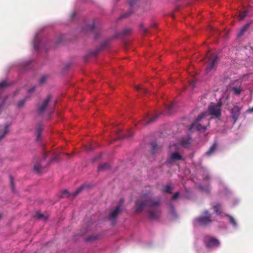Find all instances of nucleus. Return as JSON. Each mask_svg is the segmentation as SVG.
<instances>
[{
  "label": "nucleus",
  "mask_w": 253,
  "mask_h": 253,
  "mask_svg": "<svg viewBox=\"0 0 253 253\" xmlns=\"http://www.w3.org/2000/svg\"><path fill=\"white\" fill-rule=\"evenodd\" d=\"M26 101V99H22L20 100L17 103V106L19 108L22 107Z\"/></svg>",
  "instance_id": "c85d7f7f"
},
{
  "label": "nucleus",
  "mask_w": 253,
  "mask_h": 253,
  "mask_svg": "<svg viewBox=\"0 0 253 253\" xmlns=\"http://www.w3.org/2000/svg\"><path fill=\"white\" fill-rule=\"evenodd\" d=\"M47 155V153H45L44 156L43 157V160H45L46 159Z\"/></svg>",
  "instance_id": "49530a36"
},
{
  "label": "nucleus",
  "mask_w": 253,
  "mask_h": 253,
  "mask_svg": "<svg viewBox=\"0 0 253 253\" xmlns=\"http://www.w3.org/2000/svg\"><path fill=\"white\" fill-rule=\"evenodd\" d=\"M35 90V86H33L30 89H29L28 91L29 93H31L33 92Z\"/></svg>",
  "instance_id": "ea45409f"
},
{
  "label": "nucleus",
  "mask_w": 253,
  "mask_h": 253,
  "mask_svg": "<svg viewBox=\"0 0 253 253\" xmlns=\"http://www.w3.org/2000/svg\"><path fill=\"white\" fill-rule=\"evenodd\" d=\"M161 204V198H153L152 193L149 192L143 194L135 201L134 209L136 212L141 213L147 208V211L149 218L152 220H156L161 215L162 211L160 208Z\"/></svg>",
  "instance_id": "f257e3e1"
},
{
  "label": "nucleus",
  "mask_w": 253,
  "mask_h": 253,
  "mask_svg": "<svg viewBox=\"0 0 253 253\" xmlns=\"http://www.w3.org/2000/svg\"><path fill=\"white\" fill-rule=\"evenodd\" d=\"M151 153L155 155L158 153L161 149V147L158 145L155 142H152L151 143Z\"/></svg>",
  "instance_id": "f8f14e48"
},
{
  "label": "nucleus",
  "mask_w": 253,
  "mask_h": 253,
  "mask_svg": "<svg viewBox=\"0 0 253 253\" xmlns=\"http://www.w3.org/2000/svg\"><path fill=\"white\" fill-rule=\"evenodd\" d=\"M131 31L130 29H126L123 31V33L124 35H128L131 33Z\"/></svg>",
  "instance_id": "473e14b6"
},
{
  "label": "nucleus",
  "mask_w": 253,
  "mask_h": 253,
  "mask_svg": "<svg viewBox=\"0 0 253 253\" xmlns=\"http://www.w3.org/2000/svg\"><path fill=\"white\" fill-rule=\"evenodd\" d=\"M7 86L8 84L5 81H2L0 83V89L5 88Z\"/></svg>",
  "instance_id": "cd10ccee"
},
{
  "label": "nucleus",
  "mask_w": 253,
  "mask_h": 253,
  "mask_svg": "<svg viewBox=\"0 0 253 253\" xmlns=\"http://www.w3.org/2000/svg\"><path fill=\"white\" fill-rule=\"evenodd\" d=\"M229 218H230V222L234 226H236V221L234 219V218L231 216H229Z\"/></svg>",
  "instance_id": "2f4dec72"
},
{
  "label": "nucleus",
  "mask_w": 253,
  "mask_h": 253,
  "mask_svg": "<svg viewBox=\"0 0 253 253\" xmlns=\"http://www.w3.org/2000/svg\"><path fill=\"white\" fill-rule=\"evenodd\" d=\"M105 46H106V43H103L101 44L100 48H97L94 51L90 52L87 56H93V57L96 56L98 54L99 51L101 50Z\"/></svg>",
  "instance_id": "f3484780"
},
{
  "label": "nucleus",
  "mask_w": 253,
  "mask_h": 253,
  "mask_svg": "<svg viewBox=\"0 0 253 253\" xmlns=\"http://www.w3.org/2000/svg\"><path fill=\"white\" fill-rule=\"evenodd\" d=\"M208 115H211L215 118H219L221 116L220 106L217 105H210L208 108Z\"/></svg>",
  "instance_id": "6e6552de"
},
{
  "label": "nucleus",
  "mask_w": 253,
  "mask_h": 253,
  "mask_svg": "<svg viewBox=\"0 0 253 253\" xmlns=\"http://www.w3.org/2000/svg\"><path fill=\"white\" fill-rule=\"evenodd\" d=\"M208 115V112L202 113L191 124L190 129H191L195 126L196 129L198 131L206 130L207 126L210 125L209 120L208 118H207Z\"/></svg>",
  "instance_id": "f03ea898"
},
{
  "label": "nucleus",
  "mask_w": 253,
  "mask_h": 253,
  "mask_svg": "<svg viewBox=\"0 0 253 253\" xmlns=\"http://www.w3.org/2000/svg\"><path fill=\"white\" fill-rule=\"evenodd\" d=\"M83 189V187H80L78 189H77V190L74 193L71 194L69 193L67 190H65L62 193V197H64V195H66L67 197H70L71 196L75 197L81 192Z\"/></svg>",
  "instance_id": "9b49d317"
},
{
  "label": "nucleus",
  "mask_w": 253,
  "mask_h": 253,
  "mask_svg": "<svg viewBox=\"0 0 253 253\" xmlns=\"http://www.w3.org/2000/svg\"><path fill=\"white\" fill-rule=\"evenodd\" d=\"M56 103H57V101H55V103H54V105H55L56 104Z\"/></svg>",
  "instance_id": "603ef678"
},
{
  "label": "nucleus",
  "mask_w": 253,
  "mask_h": 253,
  "mask_svg": "<svg viewBox=\"0 0 253 253\" xmlns=\"http://www.w3.org/2000/svg\"><path fill=\"white\" fill-rule=\"evenodd\" d=\"M158 118V116L156 115V116H154L153 117L151 118V119L148 120L147 121L141 120L139 122V124L142 125H148L149 124H151V123L155 122L157 119Z\"/></svg>",
  "instance_id": "2eb2a0df"
},
{
  "label": "nucleus",
  "mask_w": 253,
  "mask_h": 253,
  "mask_svg": "<svg viewBox=\"0 0 253 253\" xmlns=\"http://www.w3.org/2000/svg\"><path fill=\"white\" fill-rule=\"evenodd\" d=\"M135 89L141 91L142 93L146 94L148 92V90L146 88L142 87L141 85H136Z\"/></svg>",
  "instance_id": "b1692460"
},
{
  "label": "nucleus",
  "mask_w": 253,
  "mask_h": 253,
  "mask_svg": "<svg viewBox=\"0 0 253 253\" xmlns=\"http://www.w3.org/2000/svg\"><path fill=\"white\" fill-rule=\"evenodd\" d=\"M131 14V13L130 12H128V13H125V14H124L120 16V19H123V18H126L128 16H129V15Z\"/></svg>",
  "instance_id": "7c9ffc66"
},
{
  "label": "nucleus",
  "mask_w": 253,
  "mask_h": 253,
  "mask_svg": "<svg viewBox=\"0 0 253 253\" xmlns=\"http://www.w3.org/2000/svg\"><path fill=\"white\" fill-rule=\"evenodd\" d=\"M86 28L91 32H92L95 28V26L94 24L89 25L87 26Z\"/></svg>",
  "instance_id": "c756f323"
},
{
  "label": "nucleus",
  "mask_w": 253,
  "mask_h": 253,
  "mask_svg": "<svg viewBox=\"0 0 253 253\" xmlns=\"http://www.w3.org/2000/svg\"><path fill=\"white\" fill-rule=\"evenodd\" d=\"M46 76H42L39 81V84H42L44 83L45 81L46 80Z\"/></svg>",
  "instance_id": "72a5a7b5"
},
{
  "label": "nucleus",
  "mask_w": 253,
  "mask_h": 253,
  "mask_svg": "<svg viewBox=\"0 0 253 253\" xmlns=\"http://www.w3.org/2000/svg\"><path fill=\"white\" fill-rule=\"evenodd\" d=\"M207 56L208 58V61L206 67V72L208 73L215 68L218 57L215 53L207 55Z\"/></svg>",
  "instance_id": "20e7f679"
},
{
  "label": "nucleus",
  "mask_w": 253,
  "mask_h": 253,
  "mask_svg": "<svg viewBox=\"0 0 253 253\" xmlns=\"http://www.w3.org/2000/svg\"><path fill=\"white\" fill-rule=\"evenodd\" d=\"M132 135V133L129 132L128 134L126 135V137H129L131 136Z\"/></svg>",
  "instance_id": "37998d69"
},
{
  "label": "nucleus",
  "mask_w": 253,
  "mask_h": 253,
  "mask_svg": "<svg viewBox=\"0 0 253 253\" xmlns=\"http://www.w3.org/2000/svg\"><path fill=\"white\" fill-rule=\"evenodd\" d=\"M179 192H177L174 194V195L172 196V200H174L176 199L179 196Z\"/></svg>",
  "instance_id": "c9c22d12"
},
{
  "label": "nucleus",
  "mask_w": 253,
  "mask_h": 253,
  "mask_svg": "<svg viewBox=\"0 0 253 253\" xmlns=\"http://www.w3.org/2000/svg\"><path fill=\"white\" fill-rule=\"evenodd\" d=\"M36 216L39 219L44 218V215L43 214L41 213L40 212H38L36 213Z\"/></svg>",
  "instance_id": "f704fd0d"
},
{
  "label": "nucleus",
  "mask_w": 253,
  "mask_h": 253,
  "mask_svg": "<svg viewBox=\"0 0 253 253\" xmlns=\"http://www.w3.org/2000/svg\"><path fill=\"white\" fill-rule=\"evenodd\" d=\"M204 243L206 246L209 248L217 247L220 244L218 239L210 236H206L204 238Z\"/></svg>",
  "instance_id": "423d86ee"
},
{
  "label": "nucleus",
  "mask_w": 253,
  "mask_h": 253,
  "mask_svg": "<svg viewBox=\"0 0 253 253\" xmlns=\"http://www.w3.org/2000/svg\"><path fill=\"white\" fill-rule=\"evenodd\" d=\"M189 143H190V142L188 139L186 140V141L182 140V144L183 145H187V144H189Z\"/></svg>",
  "instance_id": "58836bf2"
},
{
  "label": "nucleus",
  "mask_w": 253,
  "mask_h": 253,
  "mask_svg": "<svg viewBox=\"0 0 253 253\" xmlns=\"http://www.w3.org/2000/svg\"><path fill=\"white\" fill-rule=\"evenodd\" d=\"M174 104L173 103H171L170 104L166 106V109L167 113L169 114H170L171 112V110L172 108H173Z\"/></svg>",
  "instance_id": "a878e982"
},
{
  "label": "nucleus",
  "mask_w": 253,
  "mask_h": 253,
  "mask_svg": "<svg viewBox=\"0 0 253 253\" xmlns=\"http://www.w3.org/2000/svg\"><path fill=\"white\" fill-rule=\"evenodd\" d=\"M120 205H117L115 208L112 210L108 215V219L113 222H115L118 215L122 211Z\"/></svg>",
  "instance_id": "1a4fd4ad"
},
{
  "label": "nucleus",
  "mask_w": 253,
  "mask_h": 253,
  "mask_svg": "<svg viewBox=\"0 0 253 253\" xmlns=\"http://www.w3.org/2000/svg\"><path fill=\"white\" fill-rule=\"evenodd\" d=\"M195 82L194 81H191L189 85L191 86L192 88H193L195 85Z\"/></svg>",
  "instance_id": "4c0bfd02"
},
{
  "label": "nucleus",
  "mask_w": 253,
  "mask_h": 253,
  "mask_svg": "<svg viewBox=\"0 0 253 253\" xmlns=\"http://www.w3.org/2000/svg\"><path fill=\"white\" fill-rule=\"evenodd\" d=\"M217 147V143L214 142L210 148L209 150L205 153L206 156H209L213 154L216 151Z\"/></svg>",
  "instance_id": "ddd939ff"
},
{
  "label": "nucleus",
  "mask_w": 253,
  "mask_h": 253,
  "mask_svg": "<svg viewBox=\"0 0 253 253\" xmlns=\"http://www.w3.org/2000/svg\"><path fill=\"white\" fill-rule=\"evenodd\" d=\"M203 214L206 215V216H200L196 219L199 224L202 226H206L211 223L212 220L210 218L211 214L208 211H205Z\"/></svg>",
  "instance_id": "39448f33"
},
{
  "label": "nucleus",
  "mask_w": 253,
  "mask_h": 253,
  "mask_svg": "<svg viewBox=\"0 0 253 253\" xmlns=\"http://www.w3.org/2000/svg\"><path fill=\"white\" fill-rule=\"evenodd\" d=\"M34 48L35 49H38L39 48V46L38 45H36L35 43L34 45Z\"/></svg>",
  "instance_id": "c03bdc74"
},
{
  "label": "nucleus",
  "mask_w": 253,
  "mask_h": 253,
  "mask_svg": "<svg viewBox=\"0 0 253 253\" xmlns=\"http://www.w3.org/2000/svg\"><path fill=\"white\" fill-rule=\"evenodd\" d=\"M239 85L238 86H233L232 87V90L233 91L234 93L236 95L240 94L242 90H243L241 87V83L239 82Z\"/></svg>",
  "instance_id": "a211bd4d"
},
{
  "label": "nucleus",
  "mask_w": 253,
  "mask_h": 253,
  "mask_svg": "<svg viewBox=\"0 0 253 253\" xmlns=\"http://www.w3.org/2000/svg\"><path fill=\"white\" fill-rule=\"evenodd\" d=\"M247 14V11L246 10H244L243 11H241L239 14V19L240 20H243Z\"/></svg>",
  "instance_id": "bb28decb"
},
{
  "label": "nucleus",
  "mask_w": 253,
  "mask_h": 253,
  "mask_svg": "<svg viewBox=\"0 0 253 253\" xmlns=\"http://www.w3.org/2000/svg\"><path fill=\"white\" fill-rule=\"evenodd\" d=\"M184 160L182 156L177 152L172 153L168 159H167L166 164L169 166L173 165L178 161Z\"/></svg>",
  "instance_id": "0eeeda50"
},
{
  "label": "nucleus",
  "mask_w": 253,
  "mask_h": 253,
  "mask_svg": "<svg viewBox=\"0 0 253 253\" xmlns=\"http://www.w3.org/2000/svg\"><path fill=\"white\" fill-rule=\"evenodd\" d=\"M213 209L214 211L218 214H220L221 212V206L220 204H216L213 206Z\"/></svg>",
  "instance_id": "5701e85b"
},
{
  "label": "nucleus",
  "mask_w": 253,
  "mask_h": 253,
  "mask_svg": "<svg viewBox=\"0 0 253 253\" xmlns=\"http://www.w3.org/2000/svg\"><path fill=\"white\" fill-rule=\"evenodd\" d=\"M143 31L145 33H146L147 32V30L146 29H144Z\"/></svg>",
  "instance_id": "8fccbe9b"
},
{
  "label": "nucleus",
  "mask_w": 253,
  "mask_h": 253,
  "mask_svg": "<svg viewBox=\"0 0 253 253\" xmlns=\"http://www.w3.org/2000/svg\"><path fill=\"white\" fill-rule=\"evenodd\" d=\"M53 113V110L50 111V112H49L50 114H52Z\"/></svg>",
  "instance_id": "3c124183"
},
{
  "label": "nucleus",
  "mask_w": 253,
  "mask_h": 253,
  "mask_svg": "<svg viewBox=\"0 0 253 253\" xmlns=\"http://www.w3.org/2000/svg\"><path fill=\"white\" fill-rule=\"evenodd\" d=\"M86 232V230L85 229V230H84V232L81 233H80V235H83L84 234H85Z\"/></svg>",
  "instance_id": "a18cd8bd"
},
{
  "label": "nucleus",
  "mask_w": 253,
  "mask_h": 253,
  "mask_svg": "<svg viewBox=\"0 0 253 253\" xmlns=\"http://www.w3.org/2000/svg\"><path fill=\"white\" fill-rule=\"evenodd\" d=\"M250 27V23H247L245 26H244L239 32L238 33V37H242L245 32L249 29Z\"/></svg>",
  "instance_id": "6ab92c4d"
},
{
  "label": "nucleus",
  "mask_w": 253,
  "mask_h": 253,
  "mask_svg": "<svg viewBox=\"0 0 253 253\" xmlns=\"http://www.w3.org/2000/svg\"><path fill=\"white\" fill-rule=\"evenodd\" d=\"M173 189V187L171 186L170 185H166L163 190V191L167 193H171V191Z\"/></svg>",
  "instance_id": "4be33fe9"
},
{
  "label": "nucleus",
  "mask_w": 253,
  "mask_h": 253,
  "mask_svg": "<svg viewBox=\"0 0 253 253\" xmlns=\"http://www.w3.org/2000/svg\"><path fill=\"white\" fill-rule=\"evenodd\" d=\"M124 200L123 199H121V200H120L119 204V205H120L121 208V207H122V205H123V203H124Z\"/></svg>",
  "instance_id": "a19ab883"
},
{
  "label": "nucleus",
  "mask_w": 253,
  "mask_h": 253,
  "mask_svg": "<svg viewBox=\"0 0 253 253\" xmlns=\"http://www.w3.org/2000/svg\"><path fill=\"white\" fill-rule=\"evenodd\" d=\"M51 99V95H48L41 102L37 104V111L38 114L42 115L49 108V103Z\"/></svg>",
  "instance_id": "7ed1b4c3"
},
{
  "label": "nucleus",
  "mask_w": 253,
  "mask_h": 253,
  "mask_svg": "<svg viewBox=\"0 0 253 253\" xmlns=\"http://www.w3.org/2000/svg\"><path fill=\"white\" fill-rule=\"evenodd\" d=\"M240 108L235 106L231 110V117L234 120V124H235L238 119L240 113Z\"/></svg>",
  "instance_id": "9d476101"
},
{
  "label": "nucleus",
  "mask_w": 253,
  "mask_h": 253,
  "mask_svg": "<svg viewBox=\"0 0 253 253\" xmlns=\"http://www.w3.org/2000/svg\"><path fill=\"white\" fill-rule=\"evenodd\" d=\"M249 112H253V107L252 108H249Z\"/></svg>",
  "instance_id": "09e8293b"
},
{
  "label": "nucleus",
  "mask_w": 253,
  "mask_h": 253,
  "mask_svg": "<svg viewBox=\"0 0 253 253\" xmlns=\"http://www.w3.org/2000/svg\"><path fill=\"white\" fill-rule=\"evenodd\" d=\"M210 179V176L208 174L204 177V180H208Z\"/></svg>",
  "instance_id": "79ce46f5"
},
{
  "label": "nucleus",
  "mask_w": 253,
  "mask_h": 253,
  "mask_svg": "<svg viewBox=\"0 0 253 253\" xmlns=\"http://www.w3.org/2000/svg\"><path fill=\"white\" fill-rule=\"evenodd\" d=\"M42 168L40 164H37L34 167V170L38 173L41 172V169Z\"/></svg>",
  "instance_id": "393cba45"
},
{
  "label": "nucleus",
  "mask_w": 253,
  "mask_h": 253,
  "mask_svg": "<svg viewBox=\"0 0 253 253\" xmlns=\"http://www.w3.org/2000/svg\"><path fill=\"white\" fill-rule=\"evenodd\" d=\"M110 166L108 163H104L99 166L98 168V170L106 171L109 169Z\"/></svg>",
  "instance_id": "aec40b11"
},
{
  "label": "nucleus",
  "mask_w": 253,
  "mask_h": 253,
  "mask_svg": "<svg viewBox=\"0 0 253 253\" xmlns=\"http://www.w3.org/2000/svg\"><path fill=\"white\" fill-rule=\"evenodd\" d=\"M100 238V235L98 234H92L85 239V241L86 242H92Z\"/></svg>",
  "instance_id": "dca6fc26"
},
{
  "label": "nucleus",
  "mask_w": 253,
  "mask_h": 253,
  "mask_svg": "<svg viewBox=\"0 0 253 253\" xmlns=\"http://www.w3.org/2000/svg\"><path fill=\"white\" fill-rule=\"evenodd\" d=\"M9 177H10V183H11V187L13 189V178L12 177V176H11V175H10Z\"/></svg>",
  "instance_id": "e433bc0d"
},
{
  "label": "nucleus",
  "mask_w": 253,
  "mask_h": 253,
  "mask_svg": "<svg viewBox=\"0 0 253 253\" xmlns=\"http://www.w3.org/2000/svg\"><path fill=\"white\" fill-rule=\"evenodd\" d=\"M129 4H130V7H132L133 5V2L131 1H130Z\"/></svg>",
  "instance_id": "de8ad7c7"
},
{
  "label": "nucleus",
  "mask_w": 253,
  "mask_h": 253,
  "mask_svg": "<svg viewBox=\"0 0 253 253\" xmlns=\"http://www.w3.org/2000/svg\"><path fill=\"white\" fill-rule=\"evenodd\" d=\"M42 129L41 126H38V127L37 128V129H36V134H37V140H41L40 135L42 131Z\"/></svg>",
  "instance_id": "412c9836"
},
{
  "label": "nucleus",
  "mask_w": 253,
  "mask_h": 253,
  "mask_svg": "<svg viewBox=\"0 0 253 253\" xmlns=\"http://www.w3.org/2000/svg\"><path fill=\"white\" fill-rule=\"evenodd\" d=\"M8 125H5L2 128H0V141L4 138L5 134L8 132Z\"/></svg>",
  "instance_id": "4468645a"
}]
</instances>
